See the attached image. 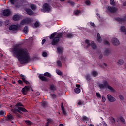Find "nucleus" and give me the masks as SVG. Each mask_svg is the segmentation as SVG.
I'll use <instances>...</instances> for the list:
<instances>
[{
    "label": "nucleus",
    "mask_w": 126,
    "mask_h": 126,
    "mask_svg": "<svg viewBox=\"0 0 126 126\" xmlns=\"http://www.w3.org/2000/svg\"><path fill=\"white\" fill-rule=\"evenodd\" d=\"M66 37L68 39H71V38H73L74 37V34L71 33H67Z\"/></svg>",
    "instance_id": "18"
},
{
    "label": "nucleus",
    "mask_w": 126,
    "mask_h": 126,
    "mask_svg": "<svg viewBox=\"0 0 126 126\" xmlns=\"http://www.w3.org/2000/svg\"><path fill=\"white\" fill-rule=\"evenodd\" d=\"M110 121L113 124H115V123H116V120H115V118L112 117L110 120Z\"/></svg>",
    "instance_id": "42"
},
{
    "label": "nucleus",
    "mask_w": 126,
    "mask_h": 126,
    "mask_svg": "<svg viewBox=\"0 0 126 126\" xmlns=\"http://www.w3.org/2000/svg\"><path fill=\"white\" fill-rule=\"evenodd\" d=\"M85 4L87 5H90L91 4V3H90V1L89 0H87L85 1Z\"/></svg>",
    "instance_id": "49"
},
{
    "label": "nucleus",
    "mask_w": 126,
    "mask_h": 126,
    "mask_svg": "<svg viewBox=\"0 0 126 126\" xmlns=\"http://www.w3.org/2000/svg\"><path fill=\"white\" fill-rule=\"evenodd\" d=\"M80 13V12L79 11V10H77L75 12V14L76 15H78V14Z\"/></svg>",
    "instance_id": "54"
},
{
    "label": "nucleus",
    "mask_w": 126,
    "mask_h": 126,
    "mask_svg": "<svg viewBox=\"0 0 126 126\" xmlns=\"http://www.w3.org/2000/svg\"><path fill=\"white\" fill-rule=\"evenodd\" d=\"M111 42L114 46H119V45H120V41L116 38H113L111 40Z\"/></svg>",
    "instance_id": "11"
},
{
    "label": "nucleus",
    "mask_w": 126,
    "mask_h": 126,
    "mask_svg": "<svg viewBox=\"0 0 126 126\" xmlns=\"http://www.w3.org/2000/svg\"><path fill=\"white\" fill-rule=\"evenodd\" d=\"M90 24L91 26H93V27H95V24L94 23L90 22Z\"/></svg>",
    "instance_id": "55"
},
{
    "label": "nucleus",
    "mask_w": 126,
    "mask_h": 126,
    "mask_svg": "<svg viewBox=\"0 0 126 126\" xmlns=\"http://www.w3.org/2000/svg\"><path fill=\"white\" fill-rule=\"evenodd\" d=\"M78 104L79 106L84 105V101H83V100H79V102H78Z\"/></svg>",
    "instance_id": "37"
},
{
    "label": "nucleus",
    "mask_w": 126,
    "mask_h": 126,
    "mask_svg": "<svg viewBox=\"0 0 126 126\" xmlns=\"http://www.w3.org/2000/svg\"><path fill=\"white\" fill-rule=\"evenodd\" d=\"M21 18L20 17V16L19 15H15L13 17V19L14 20V21H17L18 20H20V19Z\"/></svg>",
    "instance_id": "17"
},
{
    "label": "nucleus",
    "mask_w": 126,
    "mask_h": 126,
    "mask_svg": "<svg viewBox=\"0 0 126 126\" xmlns=\"http://www.w3.org/2000/svg\"><path fill=\"white\" fill-rule=\"evenodd\" d=\"M81 120L83 121V122H87L89 121V118L85 116H83L81 118Z\"/></svg>",
    "instance_id": "23"
},
{
    "label": "nucleus",
    "mask_w": 126,
    "mask_h": 126,
    "mask_svg": "<svg viewBox=\"0 0 126 126\" xmlns=\"http://www.w3.org/2000/svg\"><path fill=\"white\" fill-rule=\"evenodd\" d=\"M55 36H56V32H54V33H52L50 35V39H53V38H54V37H55Z\"/></svg>",
    "instance_id": "43"
},
{
    "label": "nucleus",
    "mask_w": 126,
    "mask_h": 126,
    "mask_svg": "<svg viewBox=\"0 0 126 126\" xmlns=\"http://www.w3.org/2000/svg\"><path fill=\"white\" fill-rule=\"evenodd\" d=\"M85 44L87 48H89V47H90V46H91L92 49H93L94 50H95V49H97V46L96 45L95 43H94V42L93 41H91L88 40H86Z\"/></svg>",
    "instance_id": "3"
},
{
    "label": "nucleus",
    "mask_w": 126,
    "mask_h": 126,
    "mask_svg": "<svg viewBox=\"0 0 126 126\" xmlns=\"http://www.w3.org/2000/svg\"><path fill=\"white\" fill-rule=\"evenodd\" d=\"M102 103H105V102H106V98L104 95H103L102 97Z\"/></svg>",
    "instance_id": "44"
},
{
    "label": "nucleus",
    "mask_w": 126,
    "mask_h": 126,
    "mask_svg": "<svg viewBox=\"0 0 126 126\" xmlns=\"http://www.w3.org/2000/svg\"><path fill=\"white\" fill-rule=\"evenodd\" d=\"M92 75L94 77H96V76H98V72L95 70L93 71L92 72Z\"/></svg>",
    "instance_id": "22"
},
{
    "label": "nucleus",
    "mask_w": 126,
    "mask_h": 126,
    "mask_svg": "<svg viewBox=\"0 0 126 126\" xmlns=\"http://www.w3.org/2000/svg\"><path fill=\"white\" fill-rule=\"evenodd\" d=\"M47 121V123L46 124V125L45 126H49V125L53 123V120L52 119H48Z\"/></svg>",
    "instance_id": "21"
},
{
    "label": "nucleus",
    "mask_w": 126,
    "mask_h": 126,
    "mask_svg": "<svg viewBox=\"0 0 126 126\" xmlns=\"http://www.w3.org/2000/svg\"><path fill=\"white\" fill-rule=\"evenodd\" d=\"M110 4H111V5H112V6H115V5H116L115 1L114 0H110Z\"/></svg>",
    "instance_id": "35"
},
{
    "label": "nucleus",
    "mask_w": 126,
    "mask_h": 126,
    "mask_svg": "<svg viewBox=\"0 0 126 126\" xmlns=\"http://www.w3.org/2000/svg\"><path fill=\"white\" fill-rule=\"evenodd\" d=\"M59 126H63V124H61L59 125Z\"/></svg>",
    "instance_id": "64"
},
{
    "label": "nucleus",
    "mask_w": 126,
    "mask_h": 126,
    "mask_svg": "<svg viewBox=\"0 0 126 126\" xmlns=\"http://www.w3.org/2000/svg\"><path fill=\"white\" fill-rule=\"evenodd\" d=\"M13 53L14 56L17 58L21 64L28 63H29L30 61L29 53L27 49L19 47H15L13 49Z\"/></svg>",
    "instance_id": "1"
},
{
    "label": "nucleus",
    "mask_w": 126,
    "mask_h": 126,
    "mask_svg": "<svg viewBox=\"0 0 126 126\" xmlns=\"http://www.w3.org/2000/svg\"><path fill=\"white\" fill-rule=\"evenodd\" d=\"M32 21H33V19L26 18V19L21 21V24L22 25H24V24H29L31 23Z\"/></svg>",
    "instance_id": "6"
},
{
    "label": "nucleus",
    "mask_w": 126,
    "mask_h": 126,
    "mask_svg": "<svg viewBox=\"0 0 126 126\" xmlns=\"http://www.w3.org/2000/svg\"><path fill=\"white\" fill-rule=\"evenodd\" d=\"M118 65H123L124 64V60L122 59H120L117 62Z\"/></svg>",
    "instance_id": "26"
},
{
    "label": "nucleus",
    "mask_w": 126,
    "mask_h": 126,
    "mask_svg": "<svg viewBox=\"0 0 126 126\" xmlns=\"http://www.w3.org/2000/svg\"><path fill=\"white\" fill-rule=\"evenodd\" d=\"M57 65H58V66H59L60 67H61V66H62V63L60 61H59V60L57 61Z\"/></svg>",
    "instance_id": "40"
},
{
    "label": "nucleus",
    "mask_w": 126,
    "mask_h": 126,
    "mask_svg": "<svg viewBox=\"0 0 126 126\" xmlns=\"http://www.w3.org/2000/svg\"><path fill=\"white\" fill-rule=\"evenodd\" d=\"M119 97L121 101H124V96L122 94L119 95Z\"/></svg>",
    "instance_id": "45"
},
{
    "label": "nucleus",
    "mask_w": 126,
    "mask_h": 126,
    "mask_svg": "<svg viewBox=\"0 0 126 126\" xmlns=\"http://www.w3.org/2000/svg\"><path fill=\"white\" fill-rule=\"evenodd\" d=\"M76 87H77V88H79V87H80V85L79 84H76Z\"/></svg>",
    "instance_id": "63"
},
{
    "label": "nucleus",
    "mask_w": 126,
    "mask_h": 126,
    "mask_svg": "<svg viewBox=\"0 0 126 126\" xmlns=\"http://www.w3.org/2000/svg\"><path fill=\"white\" fill-rule=\"evenodd\" d=\"M36 96H39V95H40V93L39 92H36V93L35 94Z\"/></svg>",
    "instance_id": "62"
},
{
    "label": "nucleus",
    "mask_w": 126,
    "mask_h": 126,
    "mask_svg": "<svg viewBox=\"0 0 126 126\" xmlns=\"http://www.w3.org/2000/svg\"><path fill=\"white\" fill-rule=\"evenodd\" d=\"M102 58H103V55H102V54L100 53L99 55V58L102 59Z\"/></svg>",
    "instance_id": "60"
},
{
    "label": "nucleus",
    "mask_w": 126,
    "mask_h": 126,
    "mask_svg": "<svg viewBox=\"0 0 126 126\" xmlns=\"http://www.w3.org/2000/svg\"><path fill=\"white\" fill-rule=\"evenodd\" d=\"M97 41L99 43H101L102 42V38H101V36L99 33H97Z\"/></svg>",
    "instance_id": "25"
},
{
    "label": "nucleus",
    "mask_w": 126,
    "mask_h": 126,
    "mask_svg": "<svg viewBox=\"0 0 126 126\" xmlns=\"http://www.w3.org/2000/svg\"><path fill=\"white\" fill-rule=\"evenodd\" d=\"M50 90H53V91H54V90H56V87H55V85H51L50 86Z\"/></svg>",
    "instance_id": "36"
},
{
    "label": "nucleus",
    "mask_w": 126,
    "mask_h": 126,
    "mask_svg": "<svg viewBox=\"0 0 126 126\" xmlns=\"http://www.w3.org/2000/svg\"><path fill=\"white\" fill-rule=\"evenodd\" d=\"M120 31L121 32H123V33H126V28H125V26H122L120 28Z\"/></svg>",
    "instance_id": "27"
},
{
    "label": "nucleus",
    "mask_w": 126,
    "mask_h": 126,
    "mask_svg": "<svg viewBox=\"0 0 126 126\" xmlns=\"http://www.w3.org/2000/svg\"><path fill=\"white\" fill-rule=\"evenodd\" d=\"M9 29L10 30H12L13 31H15L17 29H18V27L15 25H12L9 27Z\"/></svg>",
    "instance_id": "15"
},
{
    "label": "nucleus",
    "mask_w": 126,
    "mask_h": 126,
    "mask_svg": "<svg viewBox=\"0 0 126 126\" xmlns=\"http://www.w3.org/2000/svg\"><path fill=\"white\" fill-rule=\"evenodd\" d=\"M38 77L40 79L42 80V81H45L46 82H47V81H49V79L44 76L43 75L40 74L38 76Z\"/></svg>",
    "instance_id": "12"
},
{
    "label": "nucleus",
    "mask_w": 126,
    "mask_h": 126,
    "mask_svg": "<svg viewBox=\"0 0 126 126\" xmlns=\"http://www.w3.org/2000/svg\"><path fill=\"white\" fill-rule=\"evenodd\" d=\"M41 105L43 107H46V105H47V103L45 101H43L41 103Z\"/></svg>",
    "instance_id": "48"
},
{
    "label": "nucleus",
    "mask_w": 126,
    "mask_h": 126,
    "mask_svg": "<svg viewBox=\"0 0 126 126\" xmlns=\"http://www.w3.org/2000/svg\"><path fill=\"white\" fill-rule=\"evenodd\" d=\"M62 113H63V115L65 116L66 115V112H65V110H64V107H63V103H62L61 105Z\"/></svg>",
    "instance_id": "19"
},
{
    "label": "nucleus",
    "mask_w": 126,
    "mask_h": 126,
    "mask_svg": "<svg viewBox=\"0 0 126 126\" xmlns=\"http://www.w3.org/2000/svg\"><path fill=\"white\" fill-rule=\"evenodd\" d=\"M86 79H87V80H90V76L89 75H87L86 76Z\"/></svg>",
    "instance_id": "51"
},
{
    "label": "nucleus",
    "mask_w": 126,
    "mask_h": 126,
    "mask_svg": "<svg viewBox=\"0 0 126 126\" xmlns=\"http://www.w3.org/2000/svg\"><path fill=\"white\" fill-rule=\"evenodd\" d=\"M34 26L35 27H39L40 26V23L39 22H36L34 23Z\"/></svg>",
    "instance_id": "41"
},
{
    "label": "nucleus",
    "mask_w": 126,
    "mask_h": 126,
    "mask_svg": "<svg viewBox=\"0 0 126 126\" xmlns=\"http://www.w3.org/2000/svg\"><path fill=\"white\" fill-rule=\"evenodd\" d=\"M42 56L44 57H48V53L46 51H44L42 53Z\"/></svg>",
    "instance_id": "39"
},
{
    "label": "nucleus",
    "mask_w": 126,
    "mask_h": 126,
    "mask_svg": "<svg viewBox=\"0 0 126 126\" xmlns=\"http://www.w3.org/2000/svg\"><path fill=\"white\" fill-rule=\"evenodd\" d=\"M25 34H28V27L26 26L24 28L23 30Z\"/></svg>",
    "instance_id": "31"
},
{
    "label": "nucleus",
    "mask_w": 126,
    "mask_h": 126,
    "mask_svg": "<svg viewBox=\"0 0 126 126\" xmlns=\"http://www.w3.org/2000/svg\"><path fill=\"white\" fill-rule=\"evenodd\" d=\"M97 85L100 89H105V88H107L110 92H112V93H115L116 92L115 89H114L113 87L110 86L109 83H108V82L106 80H103L102 83H97Z\"/></svg>",
    "instance_id": "2"
},
{
    "label": "nucleus",
    "mask_w": 126,
    "mask_h": 126,
    "mask_svg": "<svg viewBox=\"0 0 126 126\" xmlns=\"http://www.w3.org/2000/svg\"><path fill=\"white\" fill-rule=\"evenodd\" d=\"M25 11H26V12H27V14H28V15H33V13L32 10H31L30 9L25 8Z\"/></svg>",
    "instance_id": "16"
},
{
    "label": "nucleus",
    "mask_w": 126,
    "mask_h": 126,
    "mask_svg": "<svg viewBox=\"0 0 126 126\" xmlns=\"http://www.w3.org/2000/svg\"><path fill=\"white\" fill-rule=\"evenodd\" d=\"M45 42H46V39H43L42 40V45H44V44H45Z\"/></svg>",
    "instance_id": "59"
},
{
    "label": "nucleus",
    "mask_w": 126,
    "mask_h": 126,
    "mask_svg": "<svg viewBox=\"0 0 126 126\" xmlns=\"http://www.w3.org/2000/svg\"><path fill=\"white\" fill-rule=\"evenodd\" d=\"M107 10L111 13H115L118 11V9L115 7L108 6L107 7Z\"/></svg>",
    "instance_id": "9"
},
{
    "label": "nucleus",
    "mask_w": 126,
    "mask_h": 126,
    "mask_svg": "<svg viewBox=\"0 0 126 126\" xmlns=\"http://www.w3.org/2000/svg\"><path fill=\"white\" fill-rule=\"evenodd\" d=\"M116 20L119 22L126 21V19H124L123 18H116Z\"/></svg>",
    "instance_id": "32"
},
{
    "label": "nucleus",
    "mask_w": 126,
    "mask_h": 126,
    "mask_svg": "<svg viewBox=\"0 0 126 126\" xmlns=\"http://www.w3.org/2000/svg\"><path fill=\"white\" fill-rule=\"evenodd\" d=\"M56 72L57 74H58V75H60L61 76H62V75H63V72L61 71V70H60L58 69H56Z\"/></svg>",
    "instance_id": "30"
},
{
    "label": "nucleus",
    "mask_w": 126,
    "mask_h": 126,
    "mask_svg": "<svg viewBox=\"0 0 126 126\" xmlns=\"http://www.w3.org/2000/svg\"><path fill=\"white\" fill-rule=\"evenodd\" d=\"M25 122L28 126H31L32 125V122L29 120H25Z\"/></svg>",
    "instance_id": "34"
},
{
    "label": "nucleus",
    "mask_w": 126,
    "mask_h": 126,
    "mask_svg": "<svg viewBox=\"0 0 126 126\" xmlns=\"http://www.w3.org/2000/svg\"><path fill=\"white\" fill-rule=\"evenodd\" d=\"M30 7L32 9V10H35L36 9V5L32 4L30 6Z\"/></svg>",
    "instance_id": "38"
},
{
    "label": "nucleus",
    "mask_w": 126,
    "mask_h": 126,
    "mask_svg": "<svg viewBox=\"0 0 126 126\" xmlns=\"http://www.w3.org/2000/svg\"><path fill=\"white\" fill-rule=\"evenodd\" d=\"M107 98L109 102H110L111 103H114V102L116 101V98L110 94L107 95Z\"/></svg>",
    "instance_id": "10"
},
{
    "label": "nucleus",
    "mask_w": 126,
    "mask_h": 126,
    "mask_svg": "<svg viewBox=\"0 0 126 126\" xmlns=\"http://www.w3.org/2000/svg\"><path fill=\"white\" fill-rule=\"evenodd\" d=\"M63 47H59L57 48V52L59 54H62L63 53Z\"/></svg>",
    "instance_id": "28"
},
{
    "label": "nucleus",
    "mask_w": 126,
    "mask_h": 126,
    "mask_svg": "<svg viewBox=\"0 0 126 126\" xmlns=\"http://www.w3.org/2000/svg\"><path fill=\"white\" fill-rule=\"evenodd\" d=\"M119 120L121 121V122H122V123H123L124 124H125V119H124L123 117H120L119 118Z\"/></svg>",
    "instance_id": "46"
},
{
    "label": "nucleus",
    "mask_w": 126,
    "mask_h": 126,
    "mask_svg": "<svg viewBox=\"0 0 126 126\" xmlns=\"http://www.w3.org/2000/svg\"><path fill=\"white\" fill-rule=\"evenodd\" d=\"M62 36H63V33H58L57 35V36L53 39L52 45H53V46H55V45H57V44L60 42V38H61Z\"/></svg>",
    "instance_id": "4"
},
{
    "label": "nucleus",
    "mask_w": 126,
    "mask_h": 126,
    "mask_svg": "<svg viewBox=\"0 0 126 126\" xmlns=\"http://www.w3.org/2000/svg\"><path fill=\"white\" fill-rule=\"evenodd\" d=\"M51 96L52 97V98H56V97H57L56 94H51Z\"/></svg>",
    "instance_id": "52"
},
{
    "label": "nucleus",
    "mask_w": 126,
    "mask_h": 126,
    "mask_svg": "<svg viewBox=\"0 0 126 126\" xmlns=\"http://www.w3.org/2000/svg\"><path fill=\"white\" fill-rule=\"evenodd\" d=\"M44 76H46L47 77H49L50 78H51L52 77V74H51V73H50L49 72L44 73Z\"/></svg>",
    "instance_id": "29"
},
{
    "label": "nucleus",
    "mask_w": 126,
    "mask_h": 126,
    "mask_svg": "<svg viewBox=\"0 0 126 126\" xmlns=\"http://www.w3.org/2000/svg\"><path fill=\"white\" fill-rule=\"evenodd\" d=\"M8 24H9V21H6L5 22V25H8Z\"/></svg>",
    "instance_id": "58"
},
{
    "label": "nucleus",
    "mask_w": 126,
    "mask_h": 126,
    "mask_svg": "<svg viewBox=\"0 0 126 126\" xmlns=\"http://www.w3.org/2000/svg\"><path fill=\"white\" fill-rule=\"evenodd\" d=\"M104 45H110V43L107 40L104 41Z\"/></svg>",
    "instance_id": "53"
},
{
    "label": "nucleus",
    "mask_w": 126,
    "mask_h": 126,
    "mask_svg": "<svg viewBox=\"0 0 126 126\" xmlns=\"http://www.w3.org/2000/svg\"><path fill=\"white\" fill-rule=\"evenodd\" d=\"M21 79L26 84H29V82L26 80V77L22 74L20 75Z\"/></svg>",
    "instance_id": "13"
},
{
    "label": "nucleus",
    "mask_w": 126,
    "mask_h": 126,
    "mask_svg": "<svg viewBox=\"0 0 126 126\" xmlns=\"http://www.w3.org/2000/svg\"><path fill=\"white\" fill-rule=\"evenodd\" d=\"M13 116L12 115H7V117L6 118V121H12L13 120Z\"/></svg>",
    "instance_id": "20"
},
{
    "label": "nucleus",
    "mask_w": 126,
    "mask_h": 126,
    "mask_svg": "<svg viewBox=\"0 0 126 126\" xmlns=\"http://www.w3.org/2000/svg\"><path fill=\"white\" fill-rule=\"evenodd\" d=\"M10 1L11 3V4H12V5H13V4H14V3H15V1H16V0H10Z\"/></svg>",
    "instance_id": "47"
},
{
    "label": "nucleus",
    "mask_w": 126,
    "mask_h": 126,
    "mask_svg": "<svg viewBox=\"0 0 126 126\" xmlns=\"http://www.w3.org/2000/svg\"><path fill=\"white\" fill-rule=\"evenodd\" d=\"M68 3H70L71 5H74V2H73V1H70L68 2Z\"/></svg>",
    "instance_id": "56"
},
{
    "label": "nucleus",
    "mask_w": 126,
    "mask_h": 126,
    "mask_svg": "<svg viewBox=\"0 0 126 126\" xmlns=\"http://www.w3.org/2000/svg\"><path fill=\"white\" fill-rule=\"evenodd\" d=\"M3 114H4V111H0V115L1 116H2V115H3Z\"/></svg>",
    "instance_id": "57"
},
{
    "label": "nucleus",
    "mask_w": 126,
    "mask_h": 126,
    "mask_svg": "<svg viewBox=\"0 0 126 126\" xmlns=\"http://www.w3.org/2000/svg\"><path fill=\"white\" fill-rule=\"evenodd\" d=\"M10 10L9 9H6L3 11V15L4 16H9V15H10Z\"/></svg>",
    "instance_id": "14"
},
{
    "label": "nucleus",
    "mask_w": 126,
    "mask_h": 126,
    "mask_svg": "<svg viewBox=\"0 0 126 126\" xmlns=\"http://www.w3.org/2000/svg\"><path fill=\"white\" fill-rule=\"evenodd\" d=\"M42 11L43 12H50L51 11V6L49 4L45 3L43 5V9Z\"/></svg>",
    "instance_id": "7"
},
{
    "label": "nucleus",
    "mask_w": 126,
    "mask_h": 126,
    "mask_svg": "<svg viewBox=\"0 0 126 126\" xmlns=\"http://www.w3.org/2000/svg\"><path fill=\"white\" fill-rule=\"evenodd\" d=\"M18 83H19L20 84H22V81H21V80H18Z\"/></svg>",
    "instance_id": "61"
},
{
    "label": "nucleus",
    "mask_w": 126,
    "mask_h": 126,
    "mask_svg": "<svg viewBox=\"0 0 126 126\" xmlns=\"http://www.w3.org/2000/svg\"><path fill=\"white\" fill-rule=\"evenodd\" d=\"M30 89H32V91H34V90H33V89H32V88H31V87L25 86L22 89V92L23 94H24V95H26V94H27V93L28 92V91H29V90H30Z\"/></svg>",
    "instance_id": "8"
},
{
    "label": "nucleus",
    "mask_w": 126,
    "mask_h": 126,
    "mask_svg": "<svg viewBox=\"0 0 126 126\" xmlns=\"http://www.w3.org/2000/svg\"><path fill=\"white\" fill-rule=\"evenodd\" d=\"M74 92L77 94L80 93V89H79L78 88H75Z\"/></svg>",
    "instance_id": "33"
},
{
    "label": "nucleus",
    "mask_w": 126,
    "mask_h": 126,
    "mask_svg": "<svg viewBox=\"0 0 126 126\" xmlns=\"http://www.w3.org/2000/svg\"><path fill=\"white\" fill-rule=\"evenodd\" d=\"M104 56H109L110 55V49H106L104 52Z\"/></svg>",
    "instance_id": "24"
},
{
    "label": "nucleus",
    "mask_w": 126,
    "mask_h": 126,
    "mask_svg": "<svg viewBox=\"0 0 126 126\" xmlns=\"http://www.w3.org/2000/svg\"><path fill=\"white\" fill-rule=\"evenodd\" d=\"M22 104L21 103H18L16 104V108L15 111L16 112H18V113H21L22 112H26V109L25 108H23L22 107Z\"/></svg>",
    "instance_id": "5"
},
{
    "label": "nucleus",
    "mask_w": 126,
    "mask_h": 126,
    "mask_svg": "<svg viewBox=\"0 0 126 126\" xmlns=\"http://www.w3.org/2000/svg\"><path fill=\"white\" fill-rule=\"evenodd\" d=\"M96 95L97 98H101V94H100V93H96Z\"/></svg>",
    "instance_id": "50"
}]
</instances>
